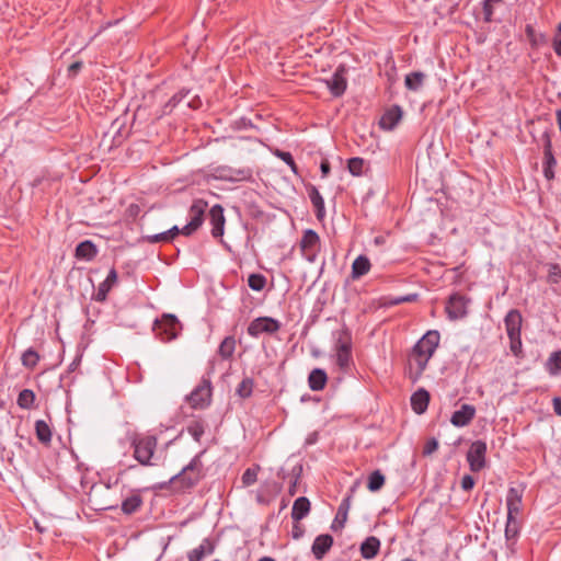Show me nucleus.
<instances>
[{
    "mask_svg": "<svg viewBox=\"0 0 561 561\" xmlns=\"http://www.w3.org/2000/svg\"><path fill=\"white\" fill-rule=\"evenodd\" d=\"M205 556H206L205 545H199L197 548H195L188 552L187 559H188V561H202Z\"/></svg>",
    "mask_w": 561,
    "mask_h": 561,
    "instance_id": "8fccbe9b",
    "label": "nucleus"
},
{
    "mask_svg": "<svg viewBox=\"0 0 561 561\" xmlns=\"http://www.w3.org/2000/svg\"><path fill=\"white\" fill-rule=\"evenodd\" d=\"M216 173L219 179L229 182L250 181L253 176V172L250 168H232L229 165L216 168Z\"/></svg>",
    "mask_w": 561,
    "mask_h": 561,
    "instance_id": "9d476101",
    "label": "nucleus"
},
{
    "mask_svg": "<svg viewBox=\"0 0 561 561\" xmlns=\"http://www.w3.org/2000/svg\"><path fill=\"white\" fill-rule=\"evenodd\" d=\"M207 207L208 204L206 201H194L190 208L191 220L188 221V224L185 225L182 229H179L178 226H173L171 229L167 230L169 232L171 240H173L180 233L186 237L194 233L202 226Z\"/></svg>",
    "mask_w": 561,
    "mask_h": 561,
    "instance_id": "20e7f679",
    "label": "nucleus"
},
{
    "mask_svg": "<svg viewBox=\"0 0 561 561\" xmlns=\"http://www.w3.org/2000/svg\"><path fill=\"white\" fill-rule=\"evenodd\" d=\"M117 283V272L115 268H111L106 278L99 285L95 294L96 301H104L112 287Z\"/></svg>",
    "mask_w": 561,
    "mask_h": 561,
    "instance_id": "aec40b11",
    "label": "nucleus"
},
{
    "mask_svg": "<svg viewBox=\"0 0 561 561\" xmlns=\"http://www.w3.org/2000/svg\"><path fill=\"white\" fill-rule=\"evenodd\" d=\"M336 365L340 369L347 371L353 363L352 351L350 352H336Z\"/></svg>",
    "mask_w": 561,
    "mask_h": 561,
    "instance_id": "79ce46f5",
    "label": "nucleus"
},
{
    "mask_svg": "<svg viewBox=\"0 0 561 561\" xmlns=\"http://www.w3.org/2000/svg\"><path fill=\"white\" fill-rule=\"evenodd\" d=\"M187 432L190 435H192V437L196 440V442H199L201 437L203 436L204 434V426L202 423L199 422H194L193 424H191L190 426H187Z\"/></svg>",
    "mask_w": 561,
    "mask_h": 561,
    "instance_id": "de8ad7c7",
    "label": "nucleus"
},
{
    "mask_svg": "<svg viewBox=\"0 0 561 561\" xmlns=\"http://www.w3.org/2000/svg\"><path fill=\"white\" fill-rule=\"evenodd\" d=\"M553 409L558 415H561V398L553 399Z\"/></svg>",
    "mask_w": 561,
    "mask_h": 561,
    "instance_id": "0e129e2a",
    "label": "nucleus"
},
{
    "mask_svg": "<svg viewBox=\"0 0 561 561\" xmlns=\"http://www.w3.org/2000/svg\"><path fill=\"white\" fill-rule=\"evenodd\" d=\"M519 534V522L517 517H507L505 526L506 540H515Z\"/></svg>",
    "mask_w": 561,
    "mask_h": 561,
    "instance_id": "4c0bfd02",
    "label": "nucleus"
},
{
    "mask_svg": "<svg viewBox=\"0 0 561 561\" xmlns=\"http://www.w3.org/2000/svg\"><path fill=\"white\" fill-rule=\"evenodd\" d=\"M318 433L317 432H312L310 433L307 438H306V445H312L314 444L317 440H318Z\"/></svg>",
    "mask_w": 561,
    "mask_h": 561,
    "instance_id": "e2e57ef3",
    "label": "nucleus"
},
{
    "mask_svg": "<svg viewBox=\"0 0 561 561\" xmlns=\"http://www.w3.org/2000/svg\"><path fill=\"white\" fill-rule=\"evenodd\" d=\"M35 433H36V437L37 439L44 444V445H49L50 442H51V430L49 427V425L43 421V420H38L35 422Z\"/></svg>",
    "mask_w": 561,
    "mask_h": 561,
    "instance_id": "7c9ffc66",
    "label": "nucleus"
},
{
    "mask_svg": "<svg viewBox=\"0 0 561 561\" xmlns=\"http://www.w3.org/2000/svg\"><path fill=\"white\" fill-rule=\"evenodd\" d=\"M547 280L550 284H559L561 280V266L558 263H549Z\"/></svg>",
    "mask_w": 561,
    "mask_h": 561,
    "instance_id": "37998d69",
    "label": "nucleus"
},
{
    "mask_svg": "<svg viewBox=\"0 0 561 561\" xmlns=\"http://www.w3.org/2000/svg\"><path fill=\"white\" fill-rule=\"evenodd\" d=\"M35 393L31 389H23L18 397L16 403L21 409H32L35 402Z\"/></svg>",
    "mask_w": 561,
    "mask_h": 561,
    "instance_id": "72a5a7b5",
    "label": "nucleus"
},
{
    "mask_svg": "<svg viewBox=\"0 0 561 561\" xmlns=\"http://www.w3.org/2000/svg\"><path fill=\"white\" fill-rule=\"evenodd\" d=\"M385 484V476L380 470L373 471L368 477L367 489L370 492L379 491Z\"/></svg>",
    "mask_w": 561,
    "mask_h": 561,
    "instance_id": "f704fd0d",
    "label": "nucleus"
},
{
    "mask_svg": "<svg viewBox=\"0 0 561 561\" xmlns=\"http://www.w3.org/2000/svg\"><path fill=\"white\" fill-rule=\"evenodd\" d=\"M82 61H75L68 67V72L72 76L77 75L78 71L82 68Z\"/></svg>",
    "mask_w": 561,
    "mask_h": 561,
    "instance_id": "bf43d9fd",
    "label": "nucleus"
},
{
    "mask_svg": "<svg viewBox=\"0 0 561 561\" xmlns=\"http://www.w3.org/2000/svg\"><path fill=\"white\" fill-rule=\"evenodd\" d=\"M254 387V380L251 377H245L237 387V394L242 399H248L252 396Z\"/></svg>",
    "mask_w": 561,
    "mask_h": 561,
    "instance_id": "e433bc0d",
    "label": "nucleus"
},
{
    "mask_svg": "<svg viewBox=\"0 0 561 561\" xmlns=\"http://www.w3.org/2000/svg\"><path fill=\"white\" fill-rule=\"evenodd\" d=\"M153 330L163 341H171L178 337L181 324L174 314L164 313L161 319L154 321Z\"/></svg>",
    "mask_w": 561,
    "mask_h": 561,
    "instance_id": "39448f33",
    "label": "nucleus"
},
{
    "mask_svg": "<svg viewBox=\"0 0 561 561\" xmlns=\"http://www.w3.org/2000/svg\"><path fill=\"white\" fill-rule=\"evenodd\" d=\"M202 461L198 456L194 457L181 472L170 479L176 491H185L195 486L202 479Z\"/></svg>",
    "mask_w": 561,
    "mask_h": 561,
    "instance_id": "7ed1b4c3",
    "label": "nucleus"
},
{
    "mask_svg": "<svg viewBox=\"0 0 561 561\" xmlns=\"http://www.w3.org/2000/svg\"><path fill=\"white\" fill-rule=\"evenodd\" d=\"M242 483L245 486H250L254 484L257 480V471L253 468H248L242 477H241Z\"/></svg>",
    "mask_w": 561,
    "mask_h": 561,
    "instance_id": "49530a36",
    "label": "nucleus"
},
{
    "mask_svg": "<svg viewBox=\"0 0 561 561\" xmlns=\"http://www.w3.org/2000/svg\"><path fill=\"white\" fill-rule=\"evenodd\" d=\"M130 446L133 448V457L141 466H154L152 461L157 446L158 438L154 435H142L133 433L130 435Z\"/></svg>",
    "mask_w": 561,
    "mask_h": 561,
    "instance_id": "f03ea898",
    "label": "nucleus"
},
{
    "mask_svg": "<svg viewBox=\"0 0 561 561\" xmlns=\"http://www.w3.org/2000/svg\"><path fill=\"white\" fill-rule=\"evenodd\" d=\"M526 36L530 43L531 48L537 49L546 44L547 38L542 33H537L533 25L527 24L525 27Z\"/></svg>",
    "mask_w": 561,
    "mask_h": 561,
    "instance_id": "2f4dec72",
    "label": "nucleus"
},
{
    "mask_svg": "<svg viewBox=\"0 0 561 561\" xmlns=\"http://www.w3.org/2000/svg\"><path fill=\"white\" fill-rule=\"evenodd\" d=\"M351 500H352V496L348 495L345 499H343V501L341 502V504L337 508L334 522L331 527L333 530L344 527V525L347 520V514H348V511L351 507Z\"/></svg>",
    "mask_w": 561,
    "mask_h": 561,
    "instance_id": "b1692460",
    "label": "nucleus"
},
{
    "mask_svg": "<svg viewBox=\"0 0 561 561\" xmlns=\"http://www.w3.org/2000/svg\"><path fill=\"white\" fill-rule=\"evenodd\" d=\"M328 381V376L324 369L314 368L308 377V385L312 391H321L324 389Z\"/></svg>",
    "mask_w": 561,
    "mask_h": 561,
    "instance_id": "5701e85b",
    "label": "nucleus"
},
{
    "mask_svg": "<svg viewBox=\"0 0 561 561\" xmlns=\"http://www.w3.org/2000/svg\"><path fill=\"white\" fill-rule=\"evenodd\" d=\"M542 145H543V156L545 154H552L553 151H552V142H551V134L549 130H546L543 134H542Z\"/></svg>",
    "mask_w": 561,
    "mask_h": 561,
    "instance_id": "603ef678",
    "label": "nucleus"
},
{
    "mask_svg": "<svg viewBox=\"0 0 561 561\" xmlns=\"http://www.w3.org/2000/svg\"><path fill=\"white\" fill-rule=\"evenodd\" d=\"M345 67L340 66L334 71L332 78L327 81L328 88L332 95L334 96H341L344 94L346 88H347V81L345 78Z\"/></svg>",
    "mask_w": 561,
    "mask_h": 561,
    "instance_id": "ddd939ff",
    "label": "nucleus"
},
{
    "mask_svg": "<svg viewBox=\"0 0 561 561\" xmlns=\"http://www.w3.org/2000/svg\"><path fill=\"white\" fill-rule=\"evenodd\" d=\"M296 492V481L290 485L289 488V494L290 495H294Z\"/></svg>",
    "mask_w": 561,
    "mask_h": 561,
    "instance_id": "338daca9",
    "label": "nucleus"
},
{
    "mask_svg": "<svg viewBox=\"0 0 561 561\" xmlns=\"http://www.w3.org/2000/svg\"><path fill=\"white\" fill-rule=\"evenodd\" d=\"M486 443L483 440L473 442L467 453V461L470 470L479 472L485 467Z\"/></svg>",
    "mask_w": 561,
    "mask_h": 561,
    "instance_id": "6e6552de",
    "label": "nucleus"
},
{
    "mask_svg": "<svg viewBox=\"0 0 561 561\" xmlns=\"http://www.w3.org/2000/svg\"><path fill=\"white\" fill-rule=\"evenodd\" d=\"M333 537L329 534L319 535L316 537L311 551L317 560H322L323 557L330 551L333 546Z\"/></svg>",
    "mask_w": 561,
    "mask_h": 561,
    "instance_id": "dca6fc26",
    "label": "nucleus"
},
{
    "mask_svg": "<svg viewBox=\"0 0 561 561\" xmlns=\"http://www.w3.org/2000/svg\"><path fill=\"white\" fill-rule=\"evenodd\" d=\"M145 239L149 243H159V242H170V241H172L168 231H164V232H161V233H157V234L146 236Z\"/></svg>",
    "mask_w": 561,
    "mask_h": 561,
    "instance_id": "3c124183",
    "label": "nucleus"
},
{
    "mask_svg": "<svg viewBox=\"0 0 561 561\" xmlns=\"http://www.w3.org/2000/svg\"><path fill=\"white\" fill-rule=\"evenodd\" d=\"M308 196L310 198L311 204L313 205L316 209V217L318 220H323L325 217V208H324V201L321 196L318 188L313 185H310L308 187Z\"/></svg>",
    "mask_w": 561,
    "mask_h": 561,
    "instance_id": "4be33fe9",
    "label": "nucleus"
},
{
    "mask_svg": "<svg viewBox=\"0 0 561 561\" xmlns=\"http://www.w3.org/2000/svg\"><path fill=\"white\" fill-rule=\"evenodd\" d=\"M470 300L459 294L455 293L450 295L446 304V313L450 320H458L467 316V306Z\"/></svg>",
    "mask_w": 561,
    "mask_h": 561,
    "instance_id": "1a4fd4ad",
    "label": "nucleus"
},
{
    "mask_svg": "<svg viewBox=\"0 0 561 561\" xmlns=\"http://www.w3.org/2000/svg\"><path fill=\"white\" fill-rule=\"evenodd\" d=\"M437 448H438V442H437V439H436V438L432 437V438H430V439L425 443V445H424V447H423V455H424V456H430V455H432L434 451H436V450H437Z\"/></svg>",
    "mask_w": 561,
    "mask_h": 561,
    "instance_id": "864d4df0",
    "label": "nucleus"
},
{
    "mask_svg": "<svg viewBox=\"0 0 561 561\" xmlns=\"http://www.w3.org/2000/svg\"><path fill=\"white\" fill-rule=\"evenodd\" d=\"M440 335L438 331H427L413 346L408 360V376L412 382H416L424 370L436 348L438 347Z\"/></svg>",
    "mask_w": 561,
    "mask_h": 561,
    "instance_id": "f257e3e1",
    "label": "nucleus"
},
{
    "mask_svg": "<svg viewBox=\"0 0 561 561\" xmlns=\"http://www.w3.org/2000/svg\"><path fill=\"white\" fill-rule=\"evenodd\" d=\"M187 400L193 409H205L210 404L211 383L203 379L201 383L191 392Z\"/></svg>",
    "mask_w": 561,
    "mask_h": 561,
    "instance_id": "423d86ee",
    "label": "nucleus"
},
{
    "mask_svg": "<svg viewBox=\"0 0 561 561\" xmlns=\"http://www.w3.org/2000/svg\"><path fill=\"white\" fill-rule=\"evenodd\" d=\"M21 360L24 367L33 369L39 360V355L35 350L30 347L22 354Z\"/></svg>",
    "mask_w": 561,
    "mask_h": 561,
    "instance_id": "58836bf2",
    "label": "nucleus"
},
{
    "mask_svg": "<svg viewBox=\"0 0 561 561\" xmlns=\"http://www.w3.org/2000/svg\"><path fill=\"white\" fill-rule=\"evenodd\" d=\"M259 561H275L273 558L270 557H263Z\"/></svg>",
    "mask_w": 561,
    "mask_h": 561,
    "instance_id": "774afa93",
    "label": "nucleus"
},
{
    "mask_svg": "<svg viewBox=\"0 0 561 561\" xmlns=\"http://www.w3.org/2000/svg\"><path fill=\"white\" fill-rule=\"evenodd\" d=\"M236 345H237V342H236V339L234 336L232 335H229V336H226L219 347H218V355L224 359V360H229L232 358L233 356V353L236 351Z\"/></svg>",
    "mask_w": 561,
    "mask_h": 561,
    "instance_id": "c85d7f7f",
    "label": "nucleus"
},
{
    "mask_svg": "<svg viewBox=\"0 0 561 561\" xmlns=\"http://www.w3.org/2000/svg\"><path fill=\"white\" fill-rule=\"evenodd\" d=\"M476 416V408L472 404H462L451 414L450 423L456 427H463L471 423Z\"/></svg>",
    "mask_w": 561,
    "mask_h": 561,
    "instance_id": "4468645a",
    "label": "nucleus"
},
{
    "mask_svg": "<svg viewBox=\"0 0 561 561\" xmlns=\"http://www.w3.org/2000/svg\"><path fill=\"white\" fill-rule=\"evenodd\" d=\"M507 517H517L523 507V490L510 488L506 495Z\"/></svg>",
    "mask_w": 561,
    "mask_h": 561,
    "instance_id": "2eb2a0df",
    "label": "nucleus"
},
{
    "mask_svg": "<svg viewBox=\"0 0 561 561\" xmlns=\"http://www.w3.org/2000/svg\"><path fill=\"white\" fill-rule=\"evenodd\" d=\"M380 549V541L377 537L370 536L360 545V554L364 559L375 558Z\"/></svg>",
    "mask_w": 561,
    "mask_h": 561,
    "instance_id": "393cba45",
    "label": "nucleus"
},
{
    "mask_svg": "<svg viewBox=\"0 0 561 561\" xmlns=\"http://www.w3.org/2000/svg\"><path fill=\"white\" fill-rule=\"evenodd\" d=\"M474 485V479L469 476V474H466L462 477L461 479V488L462 490L465 491H470Z\"/></svg>",
    "mask_w": 561,
    "mask_h": 561,
    "instance_id": "5fc2aeb1",
    "label": "nucleus"
},
{
    "mask_svg": "<svg viewBox=\"0 0 561 561\" xmlns=\"http://www.w3.org/2000/svg\"><path fill=\"white\" fill-rule=\"evenodd\" d=\"M334 351L350 352L352 351V335L347 328H343L334 333Z\"/></svg>",
    "mask_w": 561,
    "mask_h": 561,
    "instance_id": "412c9836",
    "label": "nucleus"
},
{
    "mask_svg": "<svg viewBox=\"0 0 561 561\" xmlns=\"http://www.w3.org/2000/svg\"><path fill=\"white\" fill-rule=\"evenodd\" d=\"M305 534V528L299 524V522H295L293 529H291V536L294 539H300Z\"/></svg>",
    "mask_w": 561,
    "mask_h": 561,
    "instance_id": "6e6d98bb",
    "label": "nucleus"
},
{
    "mask_svg": "<svg viewBox=\"0 0 561 561\" xmlns=\"http://www.w3.org/2000/svg\"><path fill=\"white\" fill-rule=\"evenodd\" d=\"M248 285L252 290L261 291L266 285V278L262 274L253 273L248 278Z\"/></svg>",
    "mask_w": 561,
    "mask_h": 561,
    "instance_id": "a19ab883",
    "label": "nucleus"
},
{
    "mask_svg": "<svg viewBox=\"0 0 561 561\" xmlns=\"http://www.w3.org/2000/svg\"><path fill=\"white\" fill-rule=\"evenodd\" d=\"M98 253L96 247L90 240L80 242L76 248V257L82 260H92Z\"/></svg>",
    "mask_w": 561,
    "mask_h": 561,
    "instance_id": "cd10ccee",
    "label": "nucleus"
},
{
    "mask_svg": "<svg viewBox=\"0 0 561 561\" xmlns=\"http://www.w3.org/2000/svg\"><path fill=\"white\" fill-rule=\"evenodd\" d=\"M320 170H321L322 176L325 178L330 173V170H331L329 161H327V160L322 161L320 164Z\"/></svg>",
    "mask_w": 561,
    "mask_h": 561,
    "instance_id": "680f3d73",
    "label": "nucleus"
},
{
    "mask_svg": "<svg viewBox=\"0 0 561 561\" xmlns=\"http://www.w3.org/2000/svg\"><path fill=\"white\" fill-rule=\"evenodd\" d=\"M523 318L517 309H512L507 312L504 319L505 329L508 335H520Z\"/></svg>",
    "mask_w": 561,
    "mask_h": 561,
    "instance_id": "a211bd4d",
    "label": "nucleus"
},
{
    "mask_svg": "<svg viewBox=\"0 0 561 561\" xmlns=\"http://www.w3.org/2000/svg\"><path fill=\"white\" fill-rule=\"evenodd\" d=\"M142 504V499L139 494H133L131 496L125 499L122 503V511L125 513V514H133L135 513L136 511H138V508L141 506Z\"/></svg>",
    "mask_w": 561,
    "mask_h": 561,
    "instance_id": "473e14b6",
    "label": "nucleus"
},
{
    "mask_svg": "<svg viewBox=\"0 0 561 561\" xmlns=\"http://www.w3.org/2000/svg\"><path fill=\"white\" fill-rule=\"evenodd\" d=\"M300 250L302 255L309 262H314L320 252V238L319 234L312 230L307 229L300 240Z\"/></svg>",
    "mask_w": 561,
    "mask_h": 561,
    "instance_id": "0eeeda50",
    "label": "nucleus"
},
{
    "mask_svg": "<svg viewBox=\"0 0 561 561\" xmlns=\"http://www.w3.org/2000/svg\"><path fill=\"white\" fill-rule=\"evenodd\" d=\"M201 545H205L206 556L213 554L215 551V543L211 539L205 538Z\"/></svg>",
    "mask_w": 561,
    "mask_h": 561,
    "instance_id": "4d7b16f0",
    "label": "nucleus"
},
{
    "mask_svg": "<svg viewBox=\"0 0 561 561\" xmlns=\"http://www.w3.org/2000/svg\"><path fill=\"white\" fill-rule=\"evenodd\" d=\"M483 13L485 21L490 22L492 14H493V5L488 4L486 2L483 3Z\"/></svg>",
    "mask_w": 561,
    "mask_h": 561,
    "instance_id": "13d9d810",
    "label": "nucleus"
},
{
    "mask_svg": "<svg viewBox=\"0 0 561 561\" xmlns=\"http://www.w3.org/2000/svg\"><path fill=\"white\" fill-rule=\"evenodd\" d=\"M546 368L550 375H558L561 370V350L550 354Z\"/></svg>",
    "mask_w": 561,
    "mask_h": 561,
    "instance_id": "c9c22d12",
    "label": "nucleus"
},
{
    "mask_svg": "<svg viewBox=\"0 0 561 561\" xmlns=\"http://www.w3.org/2000/svg\"><path fill=\"white\" fill-rule=\"evenodd\" d=\"M402 118V110L399 105H393L381 116L379 125L385 130H392Z\"/></svg>",
    "mask_w": 561,
    "mask_h": 561,
    "instance_id": "f3484780",
    "label": "nucleus"
},
{
    "mask_svg": "<svg viewBox=\"0 0 561 561\" xmlns=\"http://www.w3.org/2000/svg\"><path fill=\"white\" fill-rule=\"evenodd\" d=\"M556 165L557 160L553 153L543 156V175L548 181H552L554 179Z\"/></svg>",
    "mask_w": 561,
    "mask_h": 561,
    "instance_id": "ea45409f",
    "label": "nucleus"
},
{
    "mask_svg": "<svg viewBox=\"0 0 561 561\" xmlns=\"http://www.w3.org/2000/svg\"><path fill=\"white\" fill-rule=\"evenodd\" d=\"M370 266V261L367 256H357L352 264V278L357 279L366 275L369 272Z\"/></svg>",
    "mask_w": 561,
    "mask_h": 561,
    "instance_id": "bb28decb",
    "label": "nucleus"
},
{
    "mask_svg": "<svg viewBox=\"0 0 561 561\" xmlns=\"http://www.w3.org/2000/svg\"><path fill=\"white\" fill-rule=\"evenodd\" d=\"M209 221L213 226L211 236L220 238L224 236L226 218L221 205L216 204L209 209Z\"/></svg>",
    "mask_w": 561,
    "mask_h": 561,
    "instance_id": "f8f14e48",
    "label": "nucleus"
},
{
    "mask_svg": "<svg viewBox=\"0 0 561 561\" xmlns=\"http://www.w3.org/2000/svg\"><path fill=\"white\" fill-rule=\"evenodd\" d=\"M364 160L359 157L348 159L347 169L351 174L358 176L363 173Z\"/></svg>",
    "mask_w": 561,
    "mask_h": 561,
    "instance_id": "c03bdc74",
    "label": "nucleus"
},
{
    "mask_svg": "<svg viewBox=\"0 0 561 561\" xmlns=\"http://www.w3.org/2000/svg\"><path fill=\"white\" fill-rule=\"evenodd\" d=\"M276 156L289 165L294 173H297V164L290 152L277 150Z\"/></svg>",
    "mask_w": 561,
    "mask_h": 561,
    "instance_id": "09e8293b",
    "label": "nucleus"
},
{
    "mask_svg": "<svg viewBox=\"0 0 561 561\" xmlns=\"http://www.w3.org/2000/svg\"><path fill=\"white\" fill-rule=\"evenodd\" d=\"M310 512V501L306 496L296 499L291 508V518L295 522L301 520Z\"/></svg>",
    "mask_w": 561,
    "mask_h": 561,
    "instance_id": "a878e982",
    "label": "nucleus"
},
{
    "mask_svg": "<svg viewBox=\"0 0 561 561\" xmlns=\"http://www.w3.org/2000/svg\"><path fill=\"white\" fill-rule=\"evenodd\" d=\"M280 324L277 320L270 317H261L254 319L248 327V333L251 336H259L262 333H275L279 330Z\"/></svg>",
    "mask_w": 561,
    "mask_h": 561,
    "instance_id": "9b49d317",
    "label": "nucleus"
},
{
    "mask_svg": "<svg viewBox=\"0 0 561 561\" xmlns=\"http://www.w3.org/2000/svg\"><path fill=\"white\" fill-rule=\"evenodd\" d=\"M552 46L554 53L561 57V38L559 36H554Z\"/></svg>",
    "mask_w": 561,
    "mask_h": 561,
    "instance_id": "052dcab7",
    "label": "nucleus"
},
{
    "mask_svg": "<svg viewBox=\"0 0 561 561\" xmlns=\"http://www.w3.org/2000/svg\"><path fill=\"white\" fill-rule=\"evenodd\" d=\"M508 339H510V348H511V352L516 356V357H522L523 356V345H522V340H520V335H508Z\"/></svg>",
    "mask_w": 561,
    "mask_h": 561,
    "instance_id": "a18cd8bd",
    "label": "nucleus"
},
{
    "mask_svg": "<svg viewBox=\"0 0 561 561\" xmlns=\"http://www.w3.org/2000/svg\"><path fill=\"white\" fill-rule=\"evenodd\" d=\"M425 73L422 71H413L405 76L404 84L410 91H419L425 80Z\"/></svg>",
    "mask_w": 561,
    "mask_h": 561,
    "instance_id": "c756f323",
    "label": "nucleus"
},
{
    "mask_svg": "<svg viewBox=\"0 0 561 561\" xmlns=\"http://www.w3.org/2000/svg\"><path fill=\"white\" fill-rule=\"evenodd\" d=\"M430 403V393L424 388L419 389L411 396V407L416 414H423Z\"/></svg>",
    "mask_w": 561,
    "mask_h": 561,
    "instance_id": "6ab92c4d",
    "label": "nucleus"
},
{
    "mask_svg": "<svg viewBox=\"0 0 561 561\" xmlns=\"http://www.w3.org/2000/svg\"><path fill=\"white\" fill-rule=\"evenodd\" d=\"M412 298L410 296L401 297L396 300V304L404 302V301H411Z\"/></svg>",
    "mask_w": 561,
    "mask_h": 561,
    "instance_id": "69168bd1",
    "label": "nucleus"
}]
</instances>
